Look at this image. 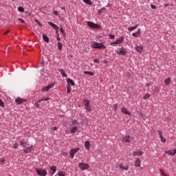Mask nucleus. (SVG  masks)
<instances>
[{"label":"nucleus","instance_id":"obj_25","mask_svg":"<svg viewBox=\"0 0 176 176\" xmlns=\"http://www.w3.org/2000/svg\"><path fill=\"white\" fill-rule=\"evenodd\" d=\"M140 34H141V29H139L136 32L133 33L132 36H135V38H138V36H140Z\"/></svg>","mask_w":176,"mask_h":176},{"label":"nucleus","instance_id":"obj_34","mask_svg":"<svg viewBox=\"0 0 176 176\" xmlns=\"http://www.w3.org/2000/svg\"><path fill=\"white\" fill-rule=\"evenodd\" d=\"M148 98H151V94H146L144 95V96L143 97V99H144V100H148Z\"/></svg>","mask_w":176,"mask_h":176},{"label":"nucleus","instance_id":"obj_46","mask_svg":"<svg viewBox=\"0 0 176 176\" xmlns=\"http://www.w3.org/2000/svg\"><path fill=\"white\" fill-rule=\"evenodd\" d=\"M94 62L97 63L98 64H99V63H100V60H98V59H94Z\"/></svg>","mask_w":176,"mask_h":176},{"label":"nucleus","instance_id":"obj_6","mask_svg":"<svg viewBox=\"0 0 176 176\" xmlns=\"http://www.w3.org/2000/svg\"><path fill=\"white\" fill-rule=\"evenodd\" d=\"M87 24L90 28H94L95 30H100V28H101L100 25L91 21H87Z\"/></svg>","mask_w":176,"mask_h":176},{"label":"nucleus","instance_id":"obj_21","mask_svg":"<svg viewBox=\"0 0 176 176\" xmlns=\"http://www.w3.org/2000/svg\"><path fill=\"white\" fill-rule=\"evenodd\" d=\"M143 153L140 150H138L136 151L133 152V156H142Z\"/></svg>","mask_w":176,"mask_h":176},{"label":"nucleus","instance_id":"obj_60","mask_svg":"<svg viewBox=\"0 0 176 176\" xmlns=\"http://www.w3.org/2000/svg\"><path fill=\"white\" fill-rule=\"evenodd\" d=\"M109 6V4H107V6H106V8H108Z\"/></svg>","mask_w":176,"mask_h":176},{"label":"nucleus","instance_id":"obj_58","mask_svg":"<svg viewBox=\"0 0 176 176\" xmlns=\"http://www.w3.org/2000/svg\"><path fill=\"white\" fill-rule=\"evenodd\" d=\"M61 10H65V8H62Z\"/></svg>","mask_w":176,"mask_h":176},{"label":"nucleus","instance_id":"obj_40","mask_svg":"<svg viewBox=\"0 0 176 176\" xmlns=\"http://www.w3.org/2000/svg\"><path fill=\"white\" fill-rule=\"evenodd\" d=\"M160 173L162 176H167V175L166 173H164V171L162 169H160Z\"/></svg>","mask_w":176,"mask_h":176},{"label":"nucleus","instance_id":"obj_32","mask_svg":"<svg viewBox=\"0 0 176 176\" xmlns=\"http://www.w3.org/2000/svg\"><path fill=\"white\" fill-rule=\"evenodd\" d=\"M82 1L86 5H93V3L90 0H82Z\"/></svg>","mask_w":176,"mask_h":176},{"label":"nucleus","instance_id":"obj_8","mask_svg":"<svg viewBox=\"0 0 176 176\" xmlns=\"http://www.w3.org/2000/svg\"><path fill=\"white\" fill-rule=\"evenodd\" d=\"M36 173H37V174L38 175H41V176H46V175H47V171L46 170V169L42 170V169L36 168Z\"/></svg>","mask_w":176,"mask_h":176},{"label":"nucleus","instance_id":"obj_57","mask_svg":"<svg viewBox=\"0 0 176 176\" xmlns=\"http://www.w3.org/2000/svg\"><path fill=\"white\" fill-rule=\"evenodd\" d=\"M42 101H43V100L42 99H40V100H38V101H37V102H42Z\"/></svg>","mask_w":176,"mask_h":176},{"label":"nucleus","instance_id":"obj_2","mask_svg":"<svg viewBox=\"0 0 176 176\" xmlns=\"http://www.w3.org/2000/svg\"><path fill=\"white\" fill-rule=\"evenodd\" d=\"M66 82H67V93L68 94H69V93H71V86H75V82H74V80L71 78H67L66 80Z\"/></svg>","mask_w":176,"mask_h":176},{"label":"nucleus","instance_id":"obj_11","mask_svg":"<svg viewBox=\"0 0 176 176\" xmlns=\"http://www.w3.org/2000/svg\"><path fill=\"white\" fill-rule=\"evenodd\" d=\"M27 100L24 98H21L20 97H18L15 99V102L18 104L20 105V104H23V102H26Z\"/></svg>","mask_w":176,"mask_h":176},{"label":"nucleus","instance_id":"obj_56","mask_svg":"<svg viewBox=\"0 0 176 176\" xmlns=\"http://www.w3.org/2000/svg\"><path fill=\"white\" fill-rule=\"evenodd\" d=\"M19 21H21V23H25V22H24V20H23V19H19Z\"/></svg>","mask_w":176,"mask_h":176},{"label":"nucleus","instance_id":"obj_43","mask_svg":"<svg viewBox=\"0 0 176 176\" xmlns=\"http://www.w3.org/2000/svg\"><path fill=\"white\" fill-rule=\"evenodd\" d=\"M34 105H35V107H36V108H39V107H40L39 102H36Z\"/></svg>","mask_w":176,"mask_h":176},{"label":"nucleus","instance_id":"obj_62","mask_svg":"<svg viewBox=\"0 0 176 176\" xmlns=\"http://www.w3.org/2000/svg\"><path fill=\"white\" fill-rule=\"evenodd\" d=\"M12 1H16V0H12Z\"/></svg>","mask_w":176,"mask_h":176},{"label":"nucleus","instance_id":"obj_50","mask_svg":"<svg viewBox=\"0 0 176 176\" xmlns=\"http://www.w3.org/2000/svg\"><path fill=\"white\" fill-rule=\"evenodd\" d=\"M56 40L58 41H61V38H60V36H56Z\"/></svg>","mask_w":176,"mask_h":176},{"label":"nucleus","instance_id":"obj_4","mask_svg":"<svg viewBox=\"0 0 176 176\" xmlns=\"http://www.w3.org/2000/svg\"><path fill=\"white\" fill-rule=\"evenodd\" d=\"M83 104L86 111H87V112H91L92 109H91V104H90V100L85 99L83 100Z\"/></svg>","mask_w":176,"mask_h":176},{"label":"nucleus","instance_id":"obj_54","mask_svg":"<svg viewBox=\"0 0 176 176\" xmlns=\"http://www.w3.org/2000/svg\"><path fill=\"white\" fill-rule=\"evenodd\" d=\"M52 130H57V126H54L52 128Z\"/></svg>","mask_w":176,"mask_h":176},{"label":"nucleus","instance_id":"obj_15","mask_svg":"<svg viewBox=\"0 0 176 176\" xmlns=\"http://www.w3.org/2000/svg\"><path fill=\"white\" fill-rule=\"evenodd\" d=\"M116 167H119L121 170H125L126 171H127V170H129V166H125L123 165V164H116Z\"/></svg>","mask_w":176,"mask_h":176},{"label":"nucleus","instance_id":"obj_44","mask_svg":"<svg viewBox=\"0 0 176 176\" xmlns=\"http://www.w3.org/2000/svg\"><path fill=\"white\" fill-rule=\"evenodd\" d=\"M53 13H54V14L55 16H58V11L55 10V11L53 12Z\"/></svg>","mask_w":176,"mask_h":176},{"label":"nucleus","instance_id":"obj_49","mask_svg":"<svg viewBox=\"0 0 176 176\" xmlns=\"http://www.w3.org/2000/svg\"><path fill=\"white\" fill-rule=\"evenodd\" d=\"M5 163H6L5 160H1V164L3 165V164H5Z\"/></svg>","mask_w":176,"mask_h":176},{"label":"nucleus","instance_id":"obj_28","mask_svg":"<svg viewBox=\"0 0 176 176\" xmlns=\"http://www.w3.org/2000/svg\"><path fill=\"white\" fill-rule=\"evenodd\" d=\"M85 147L86 149H87V151H89V149H90V142H89V140L85 141Z\"/></svg>","mask_w":176,"mask_h":176},{"label":"nucleus","instance_id":"obj_52","mask_svg":"<svg viewBox=\"0 0 176 176\" xmlns=\"http://www.w3.org/2000/svg\"><path fill=\"white\" fill-rule=\"evenodd\" d=\"M146 87H149V86H151V83H146Z\"/></svg>","mask_w":176,"mask_h":176},{"label":"nucleus","instance_id":"obj_23","mask_svg":"<svg viewBox=\"0 0 176 176\" xmlns=\"http://www.w3.org/2000/svg\"><path fill=\"white\" fill-rule=\"evenodd\" d=\"M58 71L59 72H60V74H61V75H62V76L63 77V78H67V74H65V70H63V69H60V68H58Z\"/></svg>","mask_w":176,"mask_h":176},{"label":"nucleus","instance_id":"obj_39","mask_svg":"<svg viewBox=\"0 0 176 176\" xmlns=\"http://www.w3.org/2000/svg\"><path fill=\"white\" fill-rule=\"evenodd\" d=\"M14 149H17L19 148V144L17 143H15L13 146Z\"/></svg>","mask_w":176,"mask_h":176},{"label":"nucleus","instance_id":"obj_29","mask_svg":"<svg viewBox=\"0 0 176 176\" xmlns=\"http://www.w3.org/2000/svg\"><path fill=\"white\" fill-rule=\"evenodd\" d=\"M76 131H78V126L72 127L70 129V133L72 134H74V133H76Z\"/></svg>","mask_w":176,"mask_h":176},{"label":"nucleus","instance_id":"obj_24","mask_svg":"<svg viewBox=\"0 0 176 176\" xmlns=\"http://www.w3.org/2000/svg\"><path fill=\"white\" fill-rule=\"evenodd\" d=\"M139 26H140V24H136V25L133 27H129L128 28V31L131 32V31H134V30H136V28H138Z\"/></svg>","mask_w":176,"mask_h":176},{"label":"nucleus","instance_id":"obj_48","mask_svg":"<svg viewBox=\"0 0 176 176\" xmlns=\"http://www.w3.org/2000/svg\"><path fill=\"white\" fill-rule=\"evenodd\" d=\"M72 124H75V123H78V122L76 121V120H72Z\"/></svg>","mask_w":176,"mask_h":176},{"label":"nucleus","instance_id":"obj_5","mask_svg":"<svg viewBox=\"0 0 176 176\" xmlns=\"http://www.w3.org/2000/svg\"><path fill=\"white\" fill-rule=\"evenodd\" d=\"M78 167L81 171H85V170H89L90 165L81 162L78 164Z\"/></svg>","mask_w":176,"mask_h":176},{"label":"nucleus","instance_id":"obj_13","mask_svg":"<svg viewBox=\"0 0 176 176\" xmlns=\"http://www.w3.org/2000/svg\"><path fill=\"white\" fill-rule=\"evenodd\" d=\"M57 171V167L56 166H52L50 168V173L51 175H54L56 174V172Z\"/></svg>","mask_w":176,"mask_h":176},{"label":"nucleus","instance_id":"obj_20","mask_svg":"<svg viewBox=\"0 0 176 176\" xmlns=\"http://www.w3.org/2000/svg\"><path fill=\"white\" fill-rule=\"evenodd\" d=\"M32 148H34L33 146H28V147H26V148H25L23 150L24 153H31V151H32Z\"/></svg>","mask_w":176,"mask_h":176},{"label":"nucleus","instance_id":"obj_38","mask_svg":"<svg viewBox=\"0 0 176 176\" xmlns=\"http://www.w3.org/2000/svg\"><path fill=\"white\" fill-rule=\"evenodd\" d=\"M109 39H115V35L114 34H109Z\"/></svg>","mask_w":176,"mask_h":176},{"label":"nucleus","instance_id":"obj_45","mask_svg":"<svg viewBox=\"0 0 176 176\" xmlns=\"http://www.w3.org/2000/svg\"><path fill=\"white\" fill-rule=\"evenodd\" d=\"M151 9H156V6L151 4Z\"/></svg>","mask_w":176,"mask_h":176},{"label":"nucleus","instance_id":"obj_19","mask_svg":"<svg viewBox=\"0 0 176 176\" xmlns=\"http://www.w3.org/2000/svg\"><path fill=\"white\" fill-rule=\"evenodd\" d=\"M136 52L140 53V54H142V50H144V47L142 46L138 45L135 47Z\"/></svg>","mask_w":176,"mask_h":176},{"label":"nucleus","instance_id":"obj_27","mask_svg":"<svg viewBox=\"0 0 176 176\" xmlns=\"http://www.w3.org/2000/svg\"><path fill=\"white\" fill-rule=\"evenodd\" d=\"M135 167H141V160H140V158H138L135 160Z\"/></svg>","mask_w":176,"mask_h":176},{"label":"nucleus","instance_id":"obj_35","mask_svg":"<svg viewBox=\"0 0 176 176\" xmlns=\"http://www.w3.org/2000/svg\"><path fill=\"white\" fill-rule=\"evenodd\" d=\"M58 49L59 50H63V44H61L60 42H58Z\"/></svg>","mask_w":176,"mask_h":176},{"label":"nucleus","instance_id":"obj_55","mask_svg":"<svg viewBox=\"0 0 176 176\" xmlns=\"http://www.w3.org/2000/svg\"><path fill=\"white\" fill-rule=\"evenodd\" d=\"M9 32H10V30L6 31V32L4 33V35H6L7 34H9Z\"/></svg>","mask_w":176,"mask_h":176},{"label":"nucleus","instance_id":"obj_47","mask_svg":"<svg viewBox=\"0 0 176 176\" xmlns=\"http://www.w3.org/2000/svg\"><path fill=\"white\" fill-rule=\"evenodd\" d=\"M41 100H43V101H47L49 100V98H41Z\"/></svg>","mask_w":176,"mask_h":176},{"label":"nucleus","instance_id":"obj_26","mask_svg":"<svg viewBox=\"0 0 176 176\" xmlns=\"http://www.w3.org/2000/svg\"><path fill=\"white\" fill-rule=\"evenodd\" d=\"M170 83H171V78L168 77L164 80V84L166 86H169Z\"/></svg>","mask_w":176,"mask_h":176},{"label":"nucleus","instance_id":"obj_30","mask_svg":"<svg viewBox=\"0 0 176 176\" xmlns=\"http://www.w3.org/2000/svg\"><path fill=\"white\" fill-rule=\"evenodd\" d=\"M43 39L45 42H46L47 43H49V37H47V35L43 34Z\"/></svg>","mask_w":176,"mask_h":176},{"label":"nucleus","instance_id":"obj_3","mask_svg":"<svg viewBox=\"0 0 176 176\" xmlns=\"http://www.w3.org/2000/svg\"><path fill=\"white\" fill-rule=\"evenodd\" d=\"M124 41V36H121L118 38H117L116 41L111 43L110 45L111 46H116V45H122Z\"/></svg>","mask_w":176,"mask_h":176},{"label":"nucleus","instance_id":"obj_12","mask_svg":"<svg viewBox=\"0 0 176 176\" xmlns=\"http://www.w3.org/2000/svg\"><path fill=\"white\" fill-rule=\"evenodd\" d=\"M126 53H127V51H126V49L123 47L120 48V50L117 51V54H118L119 56H120V54H122V56H126Z\"/></svg>","mask_w":176,"mask_h":176},{"label":"nucleus","instance_id":"obj_16","mask_svg":"<svg viewBox=\"0 0 176 176\" xmlns=\"http://www.w3.org/2000/svg\"><path fill=\"white\" fill-rule=\"evenodd\" d=\"M49 25H51V27H52V28H54V30H55L56 31H58L60 30V28L54 24L53 22H47Z\"/></svg>","mask_w":176,"mask_h":176},{"label":"nucleus","instance_id":"obj_18","mask_svg":"<svg viewBox=\"0 0 176 176\" xmlns=\"http://www.w3.org/2000/svg\"><path fill=\"white\" fill-rule=\"evenodd\" d=\"M158 135H160V138L161 139L162 142H166V138H163V133L162 131H157Z\"/></svg>","mask_w":176,"mask_h":176},{"label":"nucleus","instance_id":"obj_1","mask_svg":"<svg viewBox=\"0 0 176 176\" xmlns=\"http://www.w3.org/2000/svg\"><path fill=\"white\" fill-rule=\"evenodd\" d=\"M91 47H92V49H100V50L107 49V46L102 44V43H98L96 41L91 42Z\"/></svg>","mask_w":176,"mask_h":176},{"label":"nucleus","instance_id":"obj_41","mask_svg":"<svg viewBox=\"0 0 176 176\" xmlns=\"http://www.w3.org/2000/svg\"><path fill=\"white\" fill-rule=\"evenodd\" d=\"M58 176H65V175L64 174V172H58Z\"/></svg>","mask_w":176,"mask_h":176},{"label":"nucleus","instance_id":"obj_7","mask_svg":"<svg viewBox=\"0 0 176 176\" xmlns=\"http://www.w3.org/2000/svg\"><path fill=\"white\" fill-rule=\"evenodd\" d=\"M122 141L123 143L131 142V141H134V138L130 135H126L125 137H122Z\"/></svg>","mask_w":176,"mask_h":176},{"label":"nucleus","instance_id":"obj_53","mask_svg":"<svg viewBox=\"0 0 176 176\" xmlns=\"http://www.w3.org/2000/svg\"><path fill=\"white\" fill-rule=\"evenodd\" d=\"M142 119H146V116L143 115V116H142Z\"/></svg>","mask_w":176,"mask_h":176},{"label":"nucleus","instance_id":"obj_37","mask_svg":"<svg viewBox=\"0 0 176 176\" xmlns=\"http://www.w3.org/2000/svg\"><path fill=\"white\" fill-rule=\"evenodd\" d=\"M0 107H2V108H5V104L3 103V101H2L0 99Z\"/></svg>","mask_w":176,"mask_h":176},{"label":"nucleus","instance_id":"obj_59","mask_svg":"<svg viewBox=\"0 0 176 176\" xmlns=\"http://www.w3.org/2000/svg\"><path fill=\"white\" fill-rule=\"evenodd\" d=\"M101 10H105V8H102Z\"/></svg>","mask_w":176,"mask_h":176},{"label":"nucleus","instance_id":"obj_51","mask_svg":"<svg viewBox=\"0 0 176 176\" xmlns=\"http://www.w3.org/2000/svg\"><path fill=\"white\" fill-rule=\"evenodd\" d=\"M56 36H60V34H58V30H56Z\"/></svg>","mask_w":176,"mask_h":176},{"label":"nucleus","instance_id":"obj_22","mask_svg":"<svg viewBox=\"0 0 176 176\" xmlns=\"http://www.w3.org/2000/svg\"><path fill=\"white\" fill-rule=\"evenodd\" d=\"M121 112L122 113H124L125 115H129L130 116V115H131V113H130V111H129V110H127V109L126 108H122L121 109Z\"/></svg>","mask_w":176,"mask_h":176},{"label":"nucleus","instance_id":"obj_42","mask_svg":"<svg viewBox=\"0 0 176 176\" xmlns=\"http://www.w3.org/2000/svg\"><path fill=\"white\" fill-rule=\"evenodd\" d=\"M35 23H38V25L39 27H42V23H41V22H39V21L35 20Z\"/></svg>","mask_w":176,"mask_h":176},{"label":"nucleus","instance_id":"obj_31","mask_svg":"<svg viewBox=\"0 0 176 176\" xmlns=\"http://www.w3.org/2000/svg\"><path fill=\"white\" fill-rule=\"evenodd\" d=\"M85 75H90V76H94V72H84Z\"/></svg>","mask_w":176,"mask_h":176},{"label":"nucleus","instance_id":"obj_61","mask_svg":"<svg viewBox=\"0 0 176 176\" xmlns=\"http://www.w3.org/2000/svg\"><path fill=\"white\" fill-rule=\"evenodd\" d=\"M104 63H107V60H104Z\"/></svg>","mask_w":176,"mask_h":176},{"label":"nucleus","instance_id":"obj_10","mask_svg":"<svg viewBox=\"0 0 176 176\" xmlns=\"http://www.w3.org/2000/svg\"><path fill=\"white\" fill-rule=\"evenodd\" d=\"M78 151H79V148H72L70 150L69 155L71 156L72 159H74V157L75 156V153H76V152H78Z\"/></svg>","mask_w":176,"mask_h":176},{"label":"nucleus","instance_id":"obj_9","mask_svg":"<svg viewBox=\"0 0 176 176\" xmlns=\"http://www.w3.org/2000/svg\"><path fill=\"white\" fill-rule=\"evenodd\" d=\"M54 87V83H51L50 85L46 86L45 87H43L41 90L42 93H45L46 91H49L50 89H53Z\"/></svg>","mask_w":176,"mask_h":176},{"label":"nucleus","instance_id":"obj_14","mask_svg":"<svg viewBox=\"0 0 176 176\" xmlns=\"http://www.w3.org/2000/svg\"><path fill=\"white\" fill-rule=\"evenodd\" d=\"M20 145H21L23 148H28L30 146V144L27 142V141H25V139L20 141Z\"/></svg>","mask_w":176,"mask_h":176},{"label":"nucleus","instance_id":"obj_33","mask_svg":"<svg viewBox=\"0 0 176 176\" xmlns=\"http://www.w3.org/2000/svg\"><path fill=\"white\" fill-rule=\"evenodd\" d=\"M18 11H19L20 13H24V8H23L22 6L18 7Z\"/></svg>","mask_w":176,"mask_h":176},{"label":"nucleus","instance_id":"obj_17","mask_svg":"<svg viewBox=\"0 0 176 176\" xmlns=\"http://www.w3.org/2000/svg\"><path fill=\"white\" fill-rule=\"evenodd\" d=\"M165 153L170 155V156H174L176 154V148H174L173 151H166Z\"/></svg>","mask_w":176,"mask_h":176},{"label":"nucleus","instance_id":"obj_36","mask_svg":"<svg viewBox=\"0 0 176 176\" xmlns=\"http://www.w3.org/2000/svg\"><path fill=\"white\" fill-rule=\"evenodd\" d=\"M60 32H61V34H63V35H65V31L64 30V29L63 28V26L60 25Z\"/></svg>","mask_w":176,"mask_h":176}]
</instances>
